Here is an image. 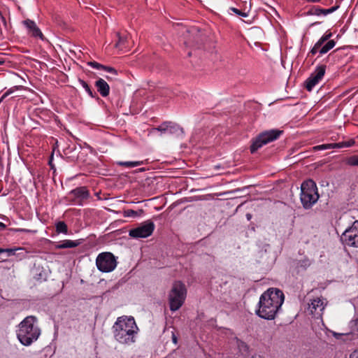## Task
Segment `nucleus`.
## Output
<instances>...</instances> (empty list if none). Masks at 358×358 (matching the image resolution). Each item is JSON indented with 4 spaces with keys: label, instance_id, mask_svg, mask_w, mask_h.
Returning a JSON list of instances; mask_svg holds the SVG:
<instances>
[{
    "label": "nucleus",
    "instance_id": "9d476101",
    "mask_svg": "<svg viewBox=\"0 0 358 358\" xmlns=\"http://www.w3.org/2000/svg\"><path fill=\"white\" fill-rule=\"evenodd\" d=\"M156 131L161 132L162 134H169L177 136L183 134L184 131L178 124L172 122H164L157 127L152 128L150 134H155Z\"/></svg>",
    "mask_w": 358,
    "mask_h": 358
},
{
    "label": "nucleus",
    "instance_id": "6e6d98bb",
    "mask_svg": "<svg viewBox=\"0 0 358 358\" xmlns=\"http://www.w3.org/2000/svg\"><path fill=\"white\" fill-rule=\"evenodd\" d=\"M317 23H318V22H314V23H312L311 26H313V25H315V24H317Z\"/></svg>",
    "mask_w": 358,
    "mask_h": 358
},
{
    "label": "nucleus",
    "instance_id": "ea45409f",
    "mask_svg": "<svg viewBox=\"0 0 358 358\" xmlns=\"http://www.w3.org/2000/svg\"><path fill=\"white\" fill-rule=\"evenodd\" d=\"M0 15H1V22L3 23V24L4 26H6V21L5 17H4L3 16H2L1 14H0Z\"/></svg>",
    "mask_w": 358,
    "mask_h": 358
},
{
    "label": "nucleus",
    "instance_id": "4468645a",
    "mask_svg": "<svg viewBox=\"0 0 358 358\" xmlns=\"http://www.w3.org/2000/svg\"><path fill=\"white\" fill-rule=\"evenodd\" d=\"M23 24L29 29V33L34 37H39L42 40L44 38L40 29L36 26V23L29 19L23 21Z\"/></svg>",
    "mask_w": 358,
    "mask_h": 358
},
{
    "label": "nucleus",
    "instance_id": "c756f323",
    "mask_svg": "<svg viewBox=\"0 0 358 358\" xmlns=\"http://www.w3.org/2000/svg\"><path fill=\"white\" fill-rule=\"evenodd\" d=\"M68 231L67 225H56V231L57 234H66Z\"/></svg>",
    "mask_w": 358,
    "mask_h": 358
},
{
    "label": "nucleus",
    "instance_id": "0eeeda50",
    "mask_svg": "<svg viewBox=\"0 0 358 358\" xmlns=\"http://www.w3.org/2000/svg\"><path fill=\"white\" fill-rule=\"evenodd\" d=\"M259 306V309L256 310V313L260 317L265 320H273L280 309V307L260 299Z\"/></svg>",
    "mask_w": 358,
    "mask_h": 358
},
{
    "label": "nucleus",
    "instance_id": "c85d7f7f",
    "mask_svg": "<svg viewBox=\"0 0 358 358\" xmlns=\"http://www.w3.org/2000/svg\"><path fill=\"white\" fill-rule=\"evenodd\" d=\"M347 163L351 166H358V155H354L349 157Z\"/></svg>",
    "mask_w": 358,
    "mask_h": 358
},
{
    "label": "nucleus",
    "instance_id": "864d4df0",
    "mask_svg": "<svg viewBox=\"0 0 358 358\" xmlns=\"http://www.w3.org/2000/svg\"><path fill=\"white\" fill-rule=\"evenodd\" d=\"M192 55V52H188V56L190 57Z\"/></svg>",
    "mask_w": 358,
    "mask_h": 358
},
{
    "label": "nucleus",
    "instance_id": "ddd939ff",
    "mask_svg": "<svg viewBox=\"0 0 358 358\" xmlns=\"http://www.w3.org/2000/svg\"><path fill=\"white\" fill-rule=\"evenodd\" d=\"M155 225H139L138 227L129 230V236L138 238H146L152 234Z\"/></svg>",
    "mask_w": 358,
    "mask_h": 358
},
{
    "label": "nucleus",
    "instance_id": "5fc2aeb1",
    "mask_svg": "<svg viewBox=\"0 0 358 358\" xmlns=\"http://www.w3.org/2000/svg\"><path fill=\"white\" fill-rule=\"evenodd\" d=\"M106 78H107L108 80H110V79H112V78H110V77H109V76H106Z\"/></svg>",
    "mask_w": 358,
    "mask_h": 358
},
{
    "label": "nucleus",
    "instance_id": "1a4fd4ad",
    "mask_svg": "<svg viewBox=\"0 0 358 358\" xmlns=\"http://www.w3.org/2000/svg\"><path fill=\"white\" fill-rule=\"evenodd\" d=\"M200 29L196 27L187 30V34L184 36V44L186 46H196L200 48L203 44L204 38L199 34Z\"/></svg>",
    "mask_w": 358,
    "mask_h": 358
},
{
    "label": "nucleus",
    "instance_id": "c03bdc74",
    "mask_svg": "<svg viewBox=\"0 0 358 358\" xmlns=\"http://www.w3.org/2000/svg\"><path fill=\"white\" fill-rule=\"evenodd\" d=\"M173 338V343H177V338H176V336L174 334L173 335V338Z\"/></svg>",
    "mask_w": 358,
    "mask_h": 358
},
{
    "label": "nucleus",
    "instance_id": "6ab92c4d",
    "mask_svg": "<svg viewBox=\"0 0 358 358\" xmlns=\"http://www.w3.org/2000/svg\"><path fill=\"white\" fill-rule=\"evenodd\" d=\"M115 35L117 38V41L115 44V48L121 50L126 48V45L128 43V36L127 35L123 36L118 31L115 33Z\"/></svg>",
    "mask_w": 358,
    "mask_h": 358
},
{
    "label": "nucleus",
    "instance_id": "39448f33",
    "mask_svg": "<svg viewBox=\"0 0 358 358\" xmlns=\"http://www.w3.org/2000/svg\"><path fill=\"white\" fill-rule=\"evenodd\" d=\"M282 133V131L278 129H272L261 133L252 141L250 148L251 153H255L263 145L277 139Z\"/></svg>",
    "mask_w": 358,
    "mask_h": 358
},
{
    "label": "nucleus",
    "instance_id": "3c124183",
    "mask_svg": "<svg viewBox=\"0 0 358 358\" xmlns=\"http://www.w3.org/2000/svg\"><path fill=\"white\" fill-rule=\"evenodd\" d=\"M96 195L98 196L99 199H101V198L99 196V192L96 193Z\"/></svg>",
    "mask_w": 358,
    "mask_h": 358
},
{
    "label": "nucleus",
    "instance_id": "c9c22d12",
    "mask_svg": "<svg viewBox=\"0 0 358 358\" xmlns=\"http://www.w3.org/2000/svg\"><path fill=\"white\" fill-rule=\"evenodd\" d=\"M333 335L337 339H340L344 336H348V337L350 336V334H339V333H336V332H334Z\"/></svg>",
    "mask_w": 358,
    "mask_h": 358
},
{
    "label": "nucleus",
    "instance_id": "58836bf2",
    "mask_svg": "<svg viewBox=\"0 0 358 358\" xmlns=\"http://www.w3.org/2000/svg\"><path fill=\"white\" fill-rule=\"evenodd\" d=\"M52 158H53V154L51 155L50 156V161H49V165L50 166L51 169H54V165L52 164Z\"/></svg>",
    "mask_w": 358,
    "mask_h": 358
},
{
    "label": "nucleus",
    "instance_id": "412c9836",
    "mask_svg": "<svg viewBox=\"0 0 358 358\" xmlns=\"http://www.w3.org/2000/svg\"><path fill=\"white\" fill-rule=\"evenodd\" d=\"M308 306V308L310 309L312 315L314 314V312L316 311L317 308H320V310H322L324 309L323 301L318 298L313 299Z\"/></svg>",
    "mask_w": 358,
    "mask_h": 358
},
{
    "label": "nucleus",
    "instance_id": "b1692460",
    "mask_svg": "<svg viewBox=\"0 0 358 358\" xmlns=\"http://www.w3.org/2000/svg\"><path fill=\"white\" fill-rule=\"evenodd\" d=\"M143 164V161H136V162H117V164L120 166H126L128 168L136 167Z\"/></svg>",
    "mask_w": 358,
    "mask_h": 358
},
{
    "label": "nucleus",
    "instance_id": "5701e85b",
    "mask_svg": "<svg viewBox=\"0 0 358 358\" xmlns=\"http://www.w3.org/2000/svg\"><path fill=\"white\" fill-rule=\"evenodd\" d=\"M143 213V210L142 209L138 210H126L124 211V217H137L138 216H141Z\"/></svg>",
    "mask_w": 358,
    "mask_h": 358
},
{
    "label": "nucleus",
    "instance_id": "473e14b6",
    "mask_svg": "<svg viewBox=\"0 0 358 358\" xmlns=\"http://www.w3.org/2000/svg\"><path fill=\"white\" fill-rule=\"evenodd\" d=\"M89 66H92L93 68L97 69H102L103 65L96 62H90L87 63Z\"/></svg>",
    "mask_w": 358,
    "mask_h": 358
},
{
    "label": "nucleus",
    "instance_id": "dca6fc26",
    "mask_svg": "<svg viewBox=\"0 0 358 358\" xmlns=\"http://www.w3.org/2000/svg\"><path fill=\"white\" fill-rule=\"evenodd\" d=\"M338 7L339 6H335L329 9H323L317 7H313L307 12V15H320L321 14H323L326 15L327 14L332 13L333 12L336 10L338 8Z\"/></svg>",
    "mask_w": 358,
    "mask_h": 358
},
{
    "label": "nucleus",
    "instance_id": "a878e982",
    "mask_svg": "<svg viewBox=\"0 0 358 358\" xmlns=\"http://www.w3.org/2000/svg\"><path fill=\"white\" fill-rule=\"evenodd\" d=\"M332 148H341V145L339 144H336V143H329V144H323V145L315 146L313 148L314 150H327V149H332Z\"/></svg>",
    "mask_w": 358,
    "mask_h": 358
},
{
    "label": "nucleus",
    "instance_id": "37998d69",
    "mask_svg": "<svg viewBox=\"0 0 358 358\" xmlns=\"http://www.w3.org/2000/svg\"><path fill=\"white\" fill-rule=\"evenodd\" d=\"M141 224H153V222L150 221V220H148V221H145V222H142Z\"/></svg>",
    "mask_w": 358,
    "mask_h": 358
},
{
    "label": "nucleus",
    "instance_id": "79ce46f5",
    "mask_svg": "<svg viewBox=\"0 0 358 358\" xmlns=\"http://www.w3.org/2000/svg\"><path fill=\"white\" fill-rule=\"evenodd\" d=\"M17 231H25V232H30L31 231V230H27V229H17L16 230ZM33 232H35L36 231H32Z\"/></svg>",
    "mask_w": 358,
    "mask_h": 358
},
{
    "label": "nucleus",
    "instance_id": "393cba45",
    "mask_svg": "<svg viewBox=\"0 0 358 358\" xmlns=\"http://www.w3.org/2000/svg\"><path fill=\"white\" fill-rule=\"evenodd\" d=\"M335 45H336V42L334 40L328 41L327 43L321 47L319 52L320 54H325L329 50L332 49L335 46Z\"/></svg>",
    "mask_w": 358,
    "mask_h": 358
},
{
    "label": "nucleus",
    "instance_id": "aec40b11",
    "mask_svg": "<svg viewBox=\"0 0 358 358\" xmlns=\"http://www.w3.org/2000/svg\"><path fill=\"white\" fill-rule=\"evenodd\" d=\"M24 249L22 248H7V249H3L0 248V254L3 252H6L8 257H10L13 255H22V257H24Z\"/></svg>",
    "mask_w": 358,
    "mask_h": 358
},
{
    "label": "nucleus",
    "instance_id": "4c0bfd02",
    "mask_svg": "<svg viewBox=\"0 0 358 358\" xmlns=\"http://www.w3.org/2000/svg\"><path fill=\"white\" fill-rule=\"evenodd\" d=\"M350 358H358V350H355L351 355Z\"/></svg>",
    "mask_w": 358,
    "mask_h": 358
},
{
    "label": "nucleus",
    "instance_id": "09e8293b",
    "mask_svg": "<svg viewBox=\"0 0 358 358\" xmlns=\"http://www.w3.org/2000/svg\"><path fill=\"white\" fill-rule=\"evenodd\" d=\"M4 63V60L0 59V65L3 64Z\"/></svg>",
    "mask_w": 358,
    "mask_h": 358
},
{
    "label": "nucleus",
    "instance_id": "f8f14e48",
    "mask_svg": "<svg viewBox=\"0 0 358 358\" xmlns=\"http://www.w3.org/2000/svg\"><path fill=\"white\" fill-rule=\"evenodd\" d=\"M325 65L319 66L315 73H312L306 80L305 82V87L308 91L310 92L313 87L322 78L325 73Z\"/></svg>",
    "mask_w": 358,
    "mask_h": 358
},
{
    "label": "nucleus",
    "instance_id": "7c9ffc66",
    "mask_svg": "<svg viewBox=\"0 0 358 358\" xmlns=\"http://www.w3.org/2000/svg\"><path fill=\"white\" fill-rule=\"evenodd\" d=\"M355 141L353 139H351L348 141L341 142V143H336V144H339L341 145V148H345V147H350L354 145Z\"/></svg>",
    "mask_w": 358,
    "mask_h": 358
},
{
    "label": "nucleus",
    "instance_id": "603ef678",
    "mask_svg": "<svg viewBox=\"0 0 358 358\" xmlns=\"http://www.w3.org/2000/svg\"><path fill=\"white\" fill-rule=\"evenodd\" d=\"M6 225H5V224L0 225V227H2V228H3V229H4V228H6Z\"/></svg>",
    "mask_w": 358,
    "mask_h": 358
},
{
    "label": "nucleus",
    "instance_id": "6e6552de",
    "mask_svg": "<svg viewBox=\"0 0 358 358\" xmlns=\"http://www.w3.org/2000/svg\"><path fill=\"white\" fill-rule=\"evenodd\" d=\"M259 299L281 308L285 300V296L280 289L272 287L264 292Z\"/></svg>",
    "mask_w": 358,
    "mask_h": 358
},
{
    "label": "nucleus",
    "instance_id": "9b49d317",
    "mask_svg": "<svg viewBox=\"0 0 358 358\" xmlns=\"http://www.w3.org/2000/svg\"><path fill=\"white\" fill-rule=\"evenodd\" d=\"M264 33L262 29L259 27H252L248 29V38H249L250 41H248V43L252 46V43H253L255 46L260 47L261 46V41L264 39Z\"/></svg>",
    "mask_w": 358,
    "mask_h": 358
},
{
    "label": "nucleus",
    "instance_id": "f3484780",
    "mask_svg": "<svg viewBox=\"0 0 358 358\" xmlns=\"http://www.w3.org/2000/svg\"><path fill=\"white\" fill-rule=\"evenodd\" d=\"M71 194H73L76 199H78L79 203L83 199H87L89 196V192L85 187H80L73 189Z\"/></svg>",
    "mask_w": 358,
    "mask_h": 358
},
{
    "label": "nucleus",
    "instance_id": "f704fd0d",
    "mask_svg": "<svg viewBox=\"0 0 358 358\" xmlns=\"http://www.w3.org/2000/svg\"><path fill=\"white\" fill-rule=\"evenodd\" d=\"M319 48H321V46H317V43H315L309 54L315 55L318 52Z\"/></svg>",
    "mask_w": 358,
    "mask_h": 358
},
{
    "label": "nucleus",
    "instance_id": "e433bc0d",
    "mask_svg": "<svg viewBox=\"0 0 358 358\" xmlns=\"http://www.w3.org/2000/svg\"><path fill=\"white\" fill-rule=\"evenodd\" d=\"M255 185H248V187H247V189H248V195L252 194V189H253V187H255Z\"/></svg>",
    "mask_w": 358,
    "mask_h": 358
},
{
    "label": "nucleus",
    "instance_id": "a211bd4d",
    "mask_svg": "<svg viewBox=\"0 0 358 358\" xmlns=\"http://www.w3.org/2000/svg\"><path fill=\"white\" fill-rule=\"evenodd\" d=\"M354 225H352L349 229H345L343 235L348 238L350 241H353L352 244L356 245L357 243L358 234H356L357 228Z\"/></svg>",
    "mask_w": 358,
    "mask_h": 358
},
{
    "label": "nucleus",
    "instance_id": "423d86ee",
    "mask_svg": "<svg viewBox=\"0 0 358 358\" xmlns=\"http://www.w3.org/2000/svg\"><path fill=\"white\" fill-rule=\"evenodd\" d=\"M98 269L101 272H110L117 266L115 257L108 252H102L98 255L96 259Z\"/></svg>",
    "mask_w": 358,
    "mask_h": 358
},
{
    "label": "nucleus",
    "instance_id": "49530a36",
    "mask_svg": "<svg viewBox=\"0 0 358 358\" xmlns=\"http://www.w3.org/2000/svg\"><path fill=\"white\" fill-rule=\"evenodd\" d=\"M247 219H248V221H249L251 219V215L250 214L248 213Z\"/></svg>",
    "mask_w": 358,
    "mask_h": 358
},
{
    "label": "nucleus",
    "instance_id": "4d7b16f0",
    "mask_svg": "<svg viewBox=\"0 0 358 358\" xmlns=\"http://www.w3.org/2000/svg\"><path fill=\"white\" fill-rule=\"evenodd\" d=\"M0 224H3L1 222H0Z\"/></svg>",
    "mask_w": 358,
    "mask_h": 358
},
{
    "label": "nucleus",
    "instance_id": "de8ad7c7",
    "mask_svg": "<svg viewBox=\"0 0 358 358\" xmlns=\"http://www.w3.org/2000/svg\"><path fill=\"white\" fill-rule=\"evenodd\" d=\"M55 224H65L64 221H59L57 222H56Z\"/></svg>",
    "mask_w": 358,
    "mask_h": 358
},
{
    "label": "nucleus",
    "instance_id": "a18cd8bd",
    "mask_svg": "<svg viewBox=\"0 0 358 358\" xmlns=\"http://www.w3.org/2000/svg\"><path fill=\"white\" fill-rule=\"evenodd\" d=\"M145 171V168H141V169H138V171H139V172H143V171Z\"/></svg>",
    "mask_w": 358,
    "mask_h": 358
},
{
    "label": "nucleus",
    "instance_id": "4be33fe9",
    "mask_svg": "<svg viewBox=\"0 0 358 358\" xmlns=\"http://www.w3.org/2000/svg\"><path fill=\"white\" fill-rule=\"evenodd\" d=\"M81 243L80 241H70V240H66L63 241L62 243L58 245L57 246L59 249H64V248H75L79 245Z\"/></svg>",
    "mask_w": 358,
    "mask_h": 358
},
{
    "label": "nucleus",
    "instance_id": "13d9d810",
    "mask_svg": "<svg viewBox=\"0 0 358 358\" xmlns=\"http://www.w3.org/2000/svg\"><path fill=\"white\" fill-rule=\"evenodd\" d=\"M357 330H358V326H357Z\"/></svg>",
    "mask_w": 358,
    "mask_h": 358
},
{
    "label": "nucleus",
    "instance_id": "a19ab883",
    "mask_svg": "<svg viewBox=\"0 0 358 358\" xmlns=\"http://www.w3.org/2000/svg\"><path fill=\"white\" fill-rule=\"evenodd\" d=\"M259 0H250V8H252V4L253 3H258Z\"/></svg>",
    "mask_w": 358,
    "mask_h": 358
},
{
    "label": "nucleus",
    "instance_id": "f257e3e1",
    "mask_svg": "<svg viewBox=\"0 0 358 358\" xmlns=\"http://www.w3.org/2000/svg\"><path fill=\"white\" fill-rule=\"evenodd\" d=\"M138 327L134 317H120L113 326L115 339L120 343L129 344L135 341Z\"/></svg>",
    "mask_w": 358,
    "mask_h": 358
},
{
    "label": "nucleus",
    "instance_id": "f03ea898",
    "mask_svg": "<svg viewBox=\"0 0 358 358\" xmlns=\"http://www.w3.org/2000/svg\"><path fill=\"white\" fill-rule=\"evenodd\" d=\"M36 318L34 316L25 317L19 324L17 338L24 345H29L34 341H36L40 336L39 328L34 326Z\"/></svg>",
    "mask_w": 358,
    "mask_h": 358
},
{
    "label": "nucleus",
    "instance_id": "cd10ccee",
    "mask_svg": "<svg viewBox=\"0 0 358 358\" xmlns=\"http://www.w3.org/2000/svg\"><path fill=\"white\" fill-rule=\"evenodd\" d=\"M331 35H332V34L329 33V34H325L323 36H322L321 38L316 43H317V46H321L322 47V45L326 41H329V39L330 38Z\"/></svg>",
    "mask_w": 358,
    "mask_h": 358
},
{
    "label": "nucleus",
    "instance_id": "7ed1b4c3",
    "mask_svg": "<svg viewBox=\"0 0 358 358\" xmlns=\"http://www.w3.org/2000/svg\"><path fill=\"white\" fill-rule=\"evenodd\" d=\"M301 201L305 208H309L318 198L317 188L313 180H308L301 185Z\"/></svg>",
    "mask_w": 358,
    "mask_h": 358
},
{
    "label": "nucleus",
    "instance_id": "2eb2a0df",
    "mask_svg": "<svg viewBox=\"0 0 358 358\" xmlns=\"http://www.w3.org/2000/svg\"><path fill=\"white\" fill-rule=\"evenodd\" d=\"M95 86L102 96H107L109 94L110 87L103 79L99 78L95 82Z\"/></svg>",
    "mask_w": 358,
    "mask_h": 358
},
{
    "label": "nucleus",
    "instance_id": "bb28decb",
    "mask_svg": "<svg viewBox=\"0 0 358 358\" xmlns=\"http://www.w3.org/2000/svg\"><path fill=\"white\" fill-rule=\"evenodd\" d=\"M78 82L81 84V85L85 88L87 94L92 98H95L96 96V92H93L92 90L90 89V86L87 83H85L84 80L81 79H78Z\"/></svg>",
    "mask_w": 358,
    "mask_h": 358
},
{
    "label": "nucleus",
    "instance_id": "72a5a7b5",
    "mask_svg": "<svg viewBox=\"0 0 358 358\" xmlns=\"http://www.w3.org/2000/svg\"><path fill=\"white\" fill-rule=\"evenodd\" d=\"M230 10H232L236 14H237L238 15H240L242 17H246V13H244L236 8H231Z\"/></svg>",
    "mask_w": 358,
    "mask_h": 358
},
{
    "label": "nucleus",
    "instance_id": "8fccbe9b",
    "mask_svg": "<svg viewBox=\"0 0 358 358\" xmlns=\"http://www.w3.org/2000/svg\"><path fill=\"white\" fill-rule=\"evenodd\" d=\"M352 224H358V220L353 221Z\"/></svg>",
    "mask_w": 358,
    "mask_h": 358
},
{
    "label": "nucleus",
    "instance_id": "20e7f679",
    "mask_svg": "<svg viewBox=\"0 0 358 358\" xmlns=\"http://www.w3.org/2000/svg\"><path fill=\"white\" fill-rule=\"evenodd\" d=\"M185 285L180 281L175 282L169 294L170 309L171 311L178 310L183 304L186 297Z\"/></svg>",
    "mask_w": 358,
    "mask_h": 358
},
{
    "label": "nucleus",
    "instance_id": "2f4dec72",
    "mask_svg": "<svg viewBox=\"0 0 358 358\" xmlns=\"http://www.w3.org/2000/svg\"><path fill=\"white\" fill-rule=\"evenodd\" d=\"M102 69L105 70V71H108L109 73H113L115 76H117V71L114 68L110 67V66H107L103 65Z\"/></svg>",
    "mask_w": 358,
    "mask_h": 358
}]
</instances>
